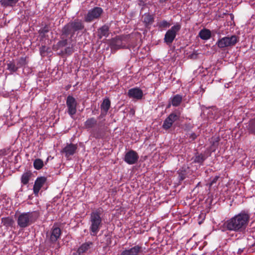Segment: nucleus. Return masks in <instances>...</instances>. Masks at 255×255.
I'll return each instance as SVG.
<instances>
[{"label": "nucleus", "instance_id": "38", "mask_svg": "<svg viewBox=\"0 0 255 255\" xmlns=\"http://www.w3.org/2000/svg\"><path fill=\"white\" fill-rule=\"evenodd\" d=\"M192 137H193V138H195V135L194 134V135H192Z\"/></svg>", "mask_w": 255, "mask_h": 255}, {"label": "nucleus", "instance_id": "17", "mask_svg": "<svg viewBox=\"0 0 255 255\" xmlns=\"http://www.w3.org/2000/svg\"><path fill=\"white\" fill-rule=\"evenodd\" d=\"M93 243L91 242L83 244L78 249V253L80 255H83L85 253L88 252L92 248Z\"/></svg>", "mask_w": 255, "mask_h": 255}, {"label": "nucleus", "instance_id": "3", "mask_svg": "<svg viewBox=\"0 0 255 255\" xmlns=\"http://www.w3.org/2000/svg\"><path fill=\"white\" fill-rule=\"evenodd\" d=\"M38 217L39 213L37 211L21 213L17 218V225L21 228H26L33 223Z\"/></svg>", "mask_w": 255, "mask_h": 255}, {"label": "nucleus", "instance_id": "35", "mask_svg": "<svg viewBox=\"0 0 255 255\" xmlns=\"http://www.w3.org/2000/svg\"><path fill=\"white\" fill-rule=\"evenodd\" d=\"M243 252V249H240L238 251V253L239 254H241L242 252Z\"/></svg>", "mask_w": 255, "mask_h": 255}, {"label": "nucleus", "instance_id": "8", "mask_svg": "<svg viewBox=\"0 0 255 255\" xmlns=\"http://www.w3.org/2000/svg\"><path fill=\"white\" fill-rule=\"evenodd\" d=\"M103 12L101 7H95L89 10L85 16V21L87 22H91L95 19L99 18Z\"/></svg>", "mask_w": 255, "mask_h": 255}, {"label": "nucleus", "instance_id": "39", "mask_svg": "<svg viewBox=\"0 0 255 255\" xmlns=\"http://www.w3.org/2000/svg\"><path fill=\"white\" fill-rule=\"evenodd\" d=\"M192 137H193V138H195V135L194 134V135H192Z\"/></svg>", "mask_w": 255, "mask_h": 255}, {"label": "nucleus", "instance_id": "21", "mask_svg": "<svg viewBox=\"0 0 255 255\" xmlns=\"http://www.w3.org/2000/svg\"><path fill=\"white\" fill-rule=\"evenodd\" d=\"M19 0H0V4L4 7H13Z\"/></svg>", "mask_w": 255, "mask_h": 255}, {"label": "nucleus", "instance_id": "5", "mask_svg": "<svg viewBox=\"0 0 255 255\" xmlns=\"http://www.w3.org/2000/svg\"><path fill=\"white\" fill-rule=\"evenodd\" d=\"M128 38L126 36H118L112 39L111 43V49L112 51L127 47Z\"/></svg>", "mask_w": 255, "mask_h": 255}, {"label": "nucleus", "instance_id": "31", "mask_svg": "<svg viewBox=\"0 0 255 255\" xmlns=\"http://www.w3.org/2000/svg\"><path fill=\"white\" fill-rule=\"evenodd\" d=\"M26 64V58L25 57H21L17 63L18 68H21Z\"/></svg>", "mask_w": 255, "mask_h": 255}, {"label": "nucleus", "instance_id": "36", "mask_svg": "<svg viewBox=\"0 0 255 255\" xmlns=\"http://www.w3.org/2000/svg\"><path fill=\"white\" fill-rule=\"evenodd\" d=\"M252 133L255 135V128L252 130Z\"/></svg>", "mask_w": 255, "mask_h": 255}, {"label": "nucleus", "instance_id": "15", "mask_svg": "<svg viewBox=\"0 0 255 255\" xmlns=\"http://www.w3.org/2000/svg\"><path fill=\"white\" fill-rule=\"evenodd\" d=\"M142 251L141 247L137 245L128 249L123 251L121 255H138Z\"/></svg>", "mask_w": 255, "mask_h": 255}, {"label": "nucleus", "instance_id": "23", "mask_svg": "<svg viewBox=\"0 0 255 255\" xmlns=\"http://www.w3.org/2000/svg\"><path fill=\"white\" fill-rule=\"evenodd\" d=\"M211 31L207 29H203L199 33V36L203 40H208L211 37Z\"/></svg>", "mask_w": 255, "mask_h": 255}, {"label": "nucleus", "instance_id": "28", "mask_svg": "<svg viewBox=\"0 0 255 255\" xmlns=\"http://www.w3.org/2000/svg\"><path fill=\"white\" fill-rule=\"evenodd\" d=\"M7 69L12 72H16L18 69L13 62H10L7 64Z\"/></svg>", "mask_w": 255, "mask_h": 255}, {"label": "nucleus", "instance_id": "22", "mask_svg": "<svg viewBox=\"0 0 255 255\" xmlns=\"http://www.w3.org/2000/svg\"><path fill=\"white\" fill-rule=\"evenodd\" d=\"M182 100V97L180 95H176L170 99L171 104L174 107L180 105Z\"/></svg>", "mask_w": 255, "mask_h": 255}, {"label": "nucleus", "instance_id": "19", "mask_svg": "<svg viewBox=\"0 0 255 255\" xmlns=\"http://www.w3.org/2000/svg\"><path fill=\"white\" fill-rule=\"evenodd\" d=\"M109 27L108 26L104 25L100 28L98 31V36L99 38L103 37H107L109 35Z\"/></svg>", "mask_w": 255, "mask_h": 255}, {"label": "nucleus", "instance_id": "40", "mask_svg": "<svg viewBox=\"0 0 255 255\" xmlns=\"http://www.w3.org/2000/svg\"><path fill=\"white\" fill-rule=\"evenodd\" d=\"M199 224H201V222H199Z\"/></svg>", "mask_w": 255, "mask_h": 255}, {"label": "nucleus", "instance_id": "7", "mask_svg": "<svg viewBox=\"0 0 255 255\" xmlns=\"http://www.w3.org/2000/svg\"><path fill=\"white\" fill-rule=\"evenodd\" d=\"M238 42V38L236 35L226 36L218 40L217 45L220 48L230 47L235 45Z\"/></svg>", "mask_w": 255, "mask_h": 255}, {"label": "nucleus", "instance_id": "29", "mask_svg": "<svg viewBox=\"0 0 255 255\" xmlns=\"http://www.w3.org/2000/svg\"><path fill=\"white\" fill-rule=\"evenodd\" d=\"M171 24L165 20H162L158 22V26L160 28H167L170 26Z\"/></svg>", "mask_w": 255, "mask_h": 255}, {"label": "nucleus", "instance_id": "33", "mask_svg": "<svg viewBox=\"0 0 255 255\" xmlns=\"http://www.w3.org/2000/svg\"><path fill=\"white\" fill-rule=\"evenodd\" d=\"M216 113V110H215V109H212L211 110H210L209 112V114L210 115V114H213V113Z\"/></svg>", "mask_w": 255, "mask_h": 255}, {"label": "nucleus", "instance_id": "34", "mask_svg": "<svg viewBox=\"0 0 255 255\" xmlns=\"http://www.w3.org/2000/svg\"><path fill=\"white\" fill-rule=\"evenodd\" d=\"M199 218H200V217H201H201H203V218H205V215H204V214H200V215L199 216Z\"/></svg>", "mask_w": 255, "mask_h": 255}, {"label": "nucleus", "instance_id": "6", "mask_svg": "<svg viewBox=\"0 0 255 255\" xmlns=\"http://www.w3.org/2000/svg\"><path fill=\"white\" fill-rule=\"evenodd\" d=\"M181 26L179 23H176L168 30L166 32L164 38V42L167 44L172 43L176 37L177 32L180 30Z\"/></svg>", "mask_w": 255, "mask_h": 255}, {"label": "nucleus", "instance_id": "16", "mask_svg": "<svg viewBox=\"0 0 255 255\" xmlns=\"http://www.w3.org/2000/svg\"><path fill=\"white\" fill-rule=\"evenodd\" d=\"M61 230L59 228L53 227L50 236V240L52 242H56L61 235Z\"/></svg>", "mask_w": 255, "mask_h": 255}, {"label": "nucleus", "instance_id": "10", "mask_svg": "<svg viewBox=\"0 0 255 255\" xmlns=\"http://www.w3.org/2000/svg\"><path fill=\"white\" fill-rule=\"evenodd\" d=\"M66 105L67 106L68 114L71 117L76 113L77 102L72 96H69L67 98Z\"/></svg>", "mask_w": 255, "mask_h": 255}, {"label": "nucleus", "instance_id": "14", "mask_svg": "<svg viewBox=\"0 0 255 255\" xmlns=\"http://www.w3.org/2000/svg\"><path fill=\"white\" fill-rule=\"evenodd\" d=\"M46 181V178L41 177L37 178L33 186V192L35 195H38L39 190Z\"/></svg>", "mask_w": 255, "mask_h": 255}, {"label": "nucleus", "instance_id": "25", "mask_svg": "<svg viewBox=\"0 0 255 255\" xmlns=\"http://www.w3.org/2000/svg\"><path fill=\"white\" fill-rule=\"evenodd\" d=\"M143 20L146 25L151 24L154 20L153 15L148 13H145L143 16Z\"/></svg>", "mask_w": 255, "mask_h": 255}, {"label": "nucleus", "instance_id": "30", "mask_svg": "<svg viewBox=\"0 0 255 255\" xmlns=\"http://www.w3.org/2000/svg\"><path fill=\"white\" fill-rule=\"evenodd\" d=\"M205 156L202 154L196 155L195 157L194 161L197 163H201L205 160Z\"/></svg>", "mask_w": 255, "mask_h": 255}, {"label": "nucleus", "instance_id": "20", "mask_svg": "<svg viewBox=\"0 0 255 255\" xmlns=\"http://www.w3.org/2000/svg\"><path fill=\"white\" fill-rule=\"evenodd\" d=\"M97 121L94 118H88L84 123V127L86 129H90L94 128L97 125Z\"/></svg>", "mask_w": 255, "mask_h": 255}, {"label": "nucleus", "instance_id": "13", "mask_svg": "<svg viewBox=\"0 0 255 255\" xmlns=\"http://www.w3.org/2000/svg\"><path fill=\"white\" fill-rule=\"evenodd\" d=\"M77 149V145L72 143L67 144V145L63 148L62 152L64 153L66 157L73 155Z\"/></svg>", "mask_w": 255, "mask_h": 255}, {"label": "nucleus", "instance_id": "2", "mask_svg": "<svg viewBox=\"0 0 255 255\" xmlns=\"http://www.w3.org/2000/svg\"><path fill=\"white\" fill-rule=\"evenodd\" d=\"M84 28V25L82 21L80 19H75L74 20L69 22L65 25L62 30V36L63 39H65L62 41L59 42L60 45L65 46L67 44L68 41L66 37L71 35V38L74 35L75 32L78 30H82Z\"/></svg>", "mask_w": 255, "mask_h": 255}, {"label": "nucleus", "instance_id": "37", "mask_svg": "<svg viewBox=\"0 0 255 255\" xmlns=\"http://www.w3.org/2000/svg\"><path fill=\"white\" fill-rule=\"evenodd\" d=\"M184 178H185V177L182 175L180 176L181 180H183L184 179Z\"/></svg>", "mask_w": 255, "mask_h": 255}, {"label": "nucleus", "instance_id": "18", "mask_svg": "<svg viewBox=\"0 0 255 255\" xmlns=\"http://www.w3.org/2000/svg\"><path fill=\"white\" fill-rule=\"evenodd\" d=\"M111 106V102L108 98L105 99L101 105V113L104 115L107 114Z\"/></svg>", "mask_w": 255, "mask_h": 255}, {"label": "nucleus", "instance_id": "9", "mask_svg": "<svg viewBox=\"0 0 255 255\" xmlns=\"http://www.w3.org/2000/svg\"><path fill=\"white\" fill-rule=\"evenodd\" d=\"M180 114L179 112L171 113L164 120L162 125V128L164 129H168L170 128L173 124L180 118Z\"/></svg>", "mask_w": 255, "mask_h": 255}, {"label": "nucleus", "instance_id": "12", "mask_svg": "<svg viewBox=\"0 0 255 255\" xmlns=\"http://www.w3.org/2000/svg\"><path fill=\"white\" fill-rule=\"evenodd\" d=\"M128 96L130 98L139 100L141 99L143 96V92L141 89L137 88H134L128 90Z\"/></svg>", "mask_w": 255, "mask_h": 255}, {"label": "nucleus", "instance_id": "24", "mask_svg": "<svg viewBox=\"0 0 255 255\" xmlns=\"http://www.w3.org/2000/svg\"><path fill=\"white\" fill-rule=\"evenodd\" d=\"M1 223L6 227H12L14 223V220L10 217L2 218Z\"/></svg>", "mask_w": 255, "mask_h": 255}, {"label": "nucleus", "instance_id": "11", "mask_svg": "<svg viewBox=\"0 0 255 255\" xmlns=\"http://www.w3.org/2000/svg\"><path fill=\"white\" fill-rule=\"evenodd\" d=\"M138 159L137 153L133 150H130L126 153L124 160L129 164H133L137 161Z\"/></svg>", "mask_w": 255, "mask_h": 255}, {"label": "nucleus", "instance_id": "26", "mask_svg": "<svg viewBox=\"0 0 255 255\" xmlns=\"http://www.w3.org/2000/svg\"><path fill=\"white\" fill-rule=\"evenodd\" d=\"M43 161L39 158L36 159L33 162V166L35 169L39 170L41 169L43 166Z\"/></svg>", "mask_w": 255, "mask_h": 255}, {"label": "nucleus", "instance_id": "4", "mask_svg": "<svg viewBox=\"0 0 255 255\" xmlns=\"http://www.w3.org/2000/svg\"><path fill=\"white\" fill-rule=\"evenodd\" d=\"M100 210L93 211L90 214V231L92 236H96L102 226V218Z\"/></svg>", "mask_w": 255, "mask_h": 255}, {"label": "nucleus", "instance_id": "27", "mask_svg": "<svg viewBox=\"0 0 255 255\" xmlns=\"http://www.w3.org/2000/svg\"><path fill=\"white\" fill-rule=\"evenodd\" d=\"M30 177V174L26 172L22 174L21 178V181L24 185H26L28 183Z\"/></svg>", "mask_w": 255, "mask_h": 255}, {"label": "nucleus", "instance_id": "32", "mask_svg": "<svg viewBox=\"0 0 255 255\" xmlns=\"http://www.w3.org/2000/svg\"><path fill=\"white\" fill-rule=\"evenodd\" d=\"M219 178L218 176H215L210 183V186L213 185L214 183H216Z\"/></svg>", "mask_w": 255, "mask_h": 255}, {"label": "nucleus", "instance_id": "1", "mask_svg": "<svg viewBox=\"0 0 255 255\" xmlns=\"http://www.w3.org/2000/svg\"><path fill=\"white\" fill-rule=\"evenodd\" d=\"M250 218V216L247 212L242 211L228 220L226 223V227L230 231H242L247 227Z\"/></svg>", "mask_w": 255, "mask_h": 255}]
</instances>
